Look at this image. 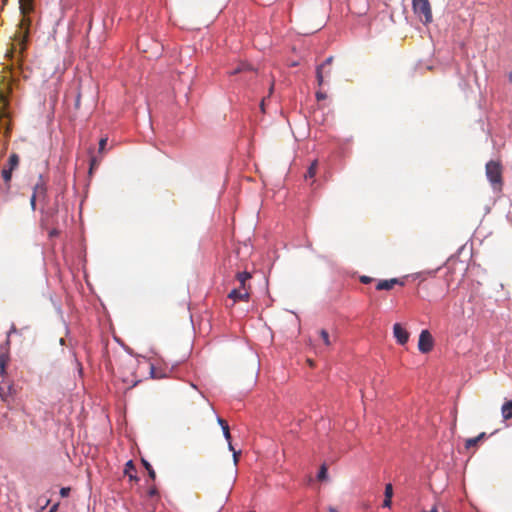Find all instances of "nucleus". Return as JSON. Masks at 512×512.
Here are the masks:
<instances>
[{"label":"nucleus","instance_id":"nucleus-1","mask_svg":"<svg viewBox=\"0 0 512 512\" xmlns=\"http://www.w3.org/2000/svg\"><path fill=\"white\" fill-rule=\"evenodd\" d=\"M19 9L22 18L17 25L13 40L19 45L20 55H23L27 49V42L31 26V19L29 15L34 11V0H19Z\"/></svg>","mask_w":512,"mask_h":512},{"label":"nucleus","instance_id":"nucleus-2","mask_svg":"<svg viewBox=\"0 0 512 512\" xmlns=\"http://www.w3.org/2000/svg\"><path fill=\"white\" fill-rule=\"evenodd\" d=\"M486 176L494 190L500 191L503 185L502 165L497 161H489L486 164Z\"/></svg>","mask_w":512,"mask_h":512},{"label":"nucleus","instance_id":"nucleus-3","mask_svg":"<svg viewBox=\"0 0 512 512\" xmlns=\"http://www.w3.org/2000/svg\"><path fill=\"white\" fill-rule=\"evenodd\" d=\"M414 13L424 24L432 22V9L429 0H412Z\"/></svg>","mask_w":512,"mask_h":512},{"label":"nucleus","instance_id":"nucleus-4","mask_svg":"<svg viewBox=\"0 0 512 512\" xmlns=\"http://www.w3.org/2000/svg\"><path fill=\"white\" fill-rule=\"evenodd\" d=\"M10 361V356L8 353L0 354V376L3 378L2 383H0V397L2 399H6L11 395L12 385L10 383H6L4 380L7 376V365Z\"/></svg>","mask_w":512,"mask_h":512},{"label":"nucleus","instance_id":"nucleus-5","mask_svg":"<svg viewBox=\"0 0 512 512\" xmlns=\"http://www.w3.org/2000/svg\"><path fill=\"white\" fill-rule=\"evenodd\" d=\"M434 339L428 330H422L419 335L418 349L422 353H428L433 349Z\"/></svg>","mask_w":512,"mask_h":512},{"label":"nucleus","instance_id":"nucleus-6","mask_svg":"<svg viewBox=\"0 0 512 512\" xmlns=\"http://www.w3.org/2000/svg\"><path fill=\"white\" fill-rule=\"evenodd\" d=\"M12 82L1 81L0 84V105L3 109H7L9 106V97L12 94Z\"/></svg>","mask_w":512,"mask_h":512},{"label":"nucleus","instance_id":"nucleus-7","mask_svg":"<svg viewBox=\"0 0 512 512\" xmlns=\"http://www.w3.org/2000/svg\"><path fill=\"white\" fill-rule=\"evenodd\" d=\"M393 334H394V337L396 338V341L400 345H404L408 342L409 333L407 332V330L405 328L402 327L401 324H399V323L394 324Z\"/></svg>","mask_w":512,"mask_h":512},{"label":"nucleus","instance_id":"nucleus-8","mask_svg":"<svg viewBox=\"0 0 512 512\" xmlns=\"http://www.w3.org/2000/svg\"><path fill=\"white\" fill-rule=\"evenodd\" d=\"M228 297L232 299L234 302L248 301L249 291L246 287L235 288L231 290V292L228 294Z\"/></svg>","mask_w":512,"mask_h":512},{"label":"nucleus","instance_id":"nucleus-9","mask_svg":"<svg viewBox=\"0 0 512 512\" xmlns=\"http://www.w3.org/2000/svg\"><path fill=\"white\" fill-rule=\"evenodd\" d=\"M333 59V56H330L321 65L317 67L316 78L319 86H322L324 84V69L332 64Z\"/></svg>","mask_w":512,"mask_h":512},{"label":"nucleus","instance_id":"nucleus-10","mask_svg":"<svg viewBox=\"0 0 512 512\" xmlns=\"http://www.w3.org/2000/svg\"><path fill=\"white\" fill-rule=\"evenodd\" d=\"M396 284H400V285H403V282H401L399 279L397 278H392V279H389V280H381L378 282V284L376 285V289L377 290H391L393 289V287L396 285Z\"/></svg>","mask_w":512,"mask_h":512},{"label":"nucleus","instance_id":"nucleus-11","mask_svg":"<svg viewBox=\"0 0 512 512\" xmlns=\"http://www.w3.org/2000/svg\"><path fill=\"white\" fill-rule=\"evenodd\" d=\"M32 195H36V198L37 199H41V198H44L45 195H46V186L42 180V178L40 177L38 182L34 185V188H33V194Z\"/></svg>","mask_w":512,"mask_h":512},{"label":"nucleus","instance_id":"nucleus-12","mask_svg":"<svg viewBox=\"0 0 512 512\" xmlns=\"http://www.w3.org/2000/svg\"><path fill=\"white\" fill-rule=\"evenodd\" d=\"M218 423L223 430L225 439L228 441L229 450H233V446L231 443V434H230V429H229L228 423L222 418H218Z\"/></svg>","mask_w":512,"mask_h":512},{"label":"nucleus","instance_id":"nucleus-13","mask_svg":"<svg viewBox=\"0 0 512 512\" xmlns=\"http://www.w3.org/2000/svg\"><path fill=\"white\" fill-rule=\"evenodd\" d=\"M501 414L504 420L512 418V400H507L501 407Z\"/></svg>","mask_w":512,"mask_h":512},{"label":"nucleus","instance_id":"nucleus-14","mask_svg":"<svg viewBox=\"0 0 512 512\" xmlns=\"http://www.w3.org/2000/svg\"><path fill=\"white\" fill-rule=\"evenodd\" d=\"M385 499L383 501V507H390L392 504L393 487L392 484L388 483L385 486Z\"/></svg>","mask_w":512,"mask_h":512},{"label":"nucleus","instance_id":"nucleus-15","mask_svg":"<svg viewBox=\"0 0 512 512\" xmlns=\"http://www.w3.org/2000/svg\"><path fill=\"white\" fill-rule=\"evenodd\" d=\"M134 472H135V466H134L133 462L130 460L125 465L124 473H125V475H127L129 477L130 480L137 481L138 478Z\"/></svg>","mask_w":512,"mask_h":512},{"label":"nucleus","instance_id":"nucleus-16","mask_svg":"<svg viewBox=\"0 0 512 512\" xmlns=\"http://www.w3.org/2000/svg\"><path fill=\"white\" fill-rule=\"evenodd\" d=\"M485 436H486V433H485V432H482V433H480V434H479L478 436H476V437H473V438H469V439H467V440H466V442H465V447H466L467 449H469V448H471V447H475V446L479 443V441H481L482 439H484V438H485Z\"/></svg>","mask_w":512,"mask_h":512},{"label":"nucleus","instance_id":"nucleus-17","mask_svg":"<svg viewBox=\"0 0 512 512\" xmlns=\"http://www.w3.org/2000/svg\"><path fill=\"white\" fill-rule=\"evenodd\" d=\"M252 67L249 65V64H246V63H240L237 65V67L235 69H233L230 74L231 75H236V74H241V73H245V72H252Z\"/></svg>","mask_w":512,"mask_h":512},{"label":"nucleus","instance_id":"nucleus-18","mask_svg":"<svg viewBox=\"0 0 512 512\" xmlns=\"http://www.w3.org/2000/svg\"><path fill=\"white\" fill-rule=\"evenodd\" d=\"M251 278L248 272H239L236 274V279L240 283V287H246V282Z\"/></svg>","mask_w":512,"mask_h":512},{"label":"nucleus","instance_id":"nucleus-19","mask_svg":"<svg viewBox=\"0 0 512 512\" xmlns=\"http://www.w3.org/2000/svg\"><path fill=\"white\" fill-rule=\"evenodd\" d=\"M19 161V156L16 153H12L8 159V168L11 170H15L19 165Z\"/></svg>","mask_w":512,"mask_h":512},{"label":"nucleus","instance_id":"nucleus-20","mask_svg":"<svg viewBox=\"0 0 512 512\" xmlns=\"http://www.w3.org/2000/svg\"><path fill=\"white\" fill-rule=\"evenodd\" d=\"M317 168H318V161L314 160L310 164V166H309V168L307 170V173L305 174V178H313L316 175Z\"/></svg>","mask_w":512,"mask_h":512},{"label":"nucleus","instance_id":"nucleus-21","mask_svg":"<svg viewBox=\"0 0 512 512\" xmlns=\"http://www.w3.org/2000/svg\"><path fill=\"white\" fill-rule=\"evenodd\" d=\"M141 461H142V464L145 467V469L148 471L149 477L152 480H155L156 473H155L154 469L152 468L151 464L145 459H142Z\"/></svg>","mask_w":512,"mask_h":512},{"label":"nucleus","instance_id":"nucleus-22","mask_svg":"<svg viewBox=\"0 0 512 512\" xmlns=\"http://www.w3.org/2000/svg\"><path fill=\"white\" fill-rule=\"evenodd\" d=\"M319 335L321 337V339L323 340L324 344L326 346H330L331 345V341H330V337H329V333L327 332V330L325 329H321L319 331Z\"/></svg>","mask_w":512,"mask_h":512},{"label":"nucleus","instance_id":"nucleus-23","mask_svg":"<svg viewBox=\"0 0 512 512\" xmlns=\"http://www.w3.org/2000/svg\"><path fill=\"white\" fill-rule=\"evenodd\" d=\"M12 172H13V170H11L9 168H3V170H2V177L7 184L11 181Z\"/></svg>","mask_w":512,"mask_h":512},{"label":"nucleus","instance_id":"nucleus-24","mask_svg":"<svg viewBox=\"0 0 512 512\" xmlns=\"http://www.w3.org/2000/svg\"><path fill=\"white\" fill-rule=\"evenodd\" d=\"M318 480L323 481L327 478V467L323 464L317 475Z\"/></svg>","mask_w":512,"mask_h":512},{"label":"nucleus","instance_id":"nucleus-25","mask_svg":"<svg viewBox=\"0 0 512 512\" xmlns=\"http://www.w3.org/2000/svg\"><path fill=\"white\" fill-rule=\"evenodd\" d=\"M359 280L363 284H369L373 281V278L366 276V275H362V276H360Z\"/></svg>","mask_w":512,"mask_h":512},{"label":"nucleus","instance_id":"nucleus-26","mask_svg":"<svg viewBox=\"0 0 512 512\" xmlns=\"http://www.w3.org/2000/svg\"><path fill=\"white\" fill-rule=\"evenodd\" d=\"M14 51H15V47L12 46L5 54V57L9 60H12L13 57H14Z\"/></svg>","mask_w":512,"mask_h":512},{"label":"nucleus","instance_id":"nucleus-27","mask_svg":"<svg viewBox=\"0 0 512 512\" xmlns=\"http://www.w3.org/2000/svg\"><path fill=\"white\" fill-rule=\"evenodd\" d=\"M316 98L318 101L325 100L327 98V94L323 91H317L316 92Z\"/></svg>","mask_w":512,"mask_h":512},{"label":"nucleus","instance_id":"nucleus-28","mask_svg":"<svg viewBox=\"0 0 512 512\" xmlns=\"http://www.w3.org/2000/svg\"><path fill=\"white\" fill-rule=\"evenodd\" d=\"M107 144V138H101L99 141V152H103Z\"/></svg>","mask_w":512,"mask_h":512},{"label":"nucleus","instance_id":"nucleus-29","mask_svg":"<svg viewBox=\"0 0 512 512\" xmlns=\"http://www.w3.org/2000/svg\"><path fill=\"white\" fill-rule=\"evenodd\" d=\"M69 493H70V488L69 487H63V488L60 489L61 497H68Z\"/></svg>","mask_w":512,"mask_h":512},{"label":"nucleus","instance_id":"nucleus-30","mask_svg":"<svg viewBox=\"0 0 512 512\" xmlns=\"http://www.w3.org/2000/svg\"><path fill=\"white\" fill-rule=\"evenodd\" d=\"M38 199L36 198V195H32L31 196V199H30V204H31V208L32 210H35L36 209V201Z\"/></svg>","mask_w":512,"mask_h":512},{"label":"nucleus","instance_id":"nucleus-31","mask_svg":"<svg viewBox=\"0 0 512 512\" xmlns=\"http://www.w3.org/2000/svg\"><path fill=\"white\" fill-rule=\"evenodd\" d=\"M148 495L150 497H154V496L158 495V491H157L156 487H151L148 491Z\"/></svg>","mask_w":512,"mask_h":512},{"label":"nucleus","instance_id":"nucleus-32","mask_svg":"<svg viewBox=\"0 0 512 512\" xmlns=\"http://www.w3.org/2000/svg\"><path fill=\"white\" fill-rule=\"evenodd\" d=\"M58 234H59V231L57 229H52L48 232L49 238L56 237V236H58Z\"/></svg>","mask_w":512,"mask_h":512},{"label":"nucleus","instance_id":"nucleus-33","mask_svg":"<svg viewBox=\"0 0 512 512\" xmlns=\"http://www.w3.org/2000/svg\"><path fill=\"white\" fill-rule=\"evenodd\" d=\"M233 451V459H234V463L235 465L238 463V457L240 455V451H235L234 449L232 450Z\"/></svg>","mask_w":512,"mask_h":512},{"label":"nucleus","instance_id":"nucleus-34","mask_svg":"<svg viewBox=\"0 0 512 512\" xmlns=\"http://www.w3.org/2000/svg\"><path fill=\"white\" fill-rule=\"evenodd\" d=\"M330 75H331V69L330 68H328V69L325 68L324 69V78L325 77H329Z\"/></svg>","mask_w":512,"mask_h":512},{"label":"nucleus","instance_id":"nucleus-35","mask_svg":"<svg viewBox=\"0 0 512 512\" xmlns=\"http://www.w3.org/2000/svg\"><path fill=\"white\" fill-rule=\"evenodd\" d=\"M16 327L14 325H12V327L10 328L9 332H8V337L12 334V333H16Z\"/></svg>","mask_w":512,"mask_h":512},{"label":"nucleus","instance_id":"nucleus-36","mask_svg":"<svg viewBox=\"0 0 512 512\" xmlns=\"http://www.w3.org/2000/svg\"><path fill=\"white\" fill-rule=\"evenodd\" d=\"M273 90H274V83H272L269 88V95H271L273 93Z\"/></svg>","mask_w":512,"mask_h":512},{"label":"nucleus","instance_id":"nucleus-37","mask_svg":"<svg viewBox=\"0 0 512 512\" xmlns=\"http://www.w3.org/2000/svg\"><path fill=\"white\" fill-rule=\"evenodd\" d=\"M329 512H338V510L335 507L330 506L328 508Z\"/></svg>","mask_w":512,"mask_h":512},{"label":"nucleus","instance_id":"nucleus-38","mask_svg":"<svg viewBox=\"0 0 512 512\" xmlns=\"http://www.w3.org/2000/svg\"><path fill=\"white\" fill-rule=\"evenodd\" d=\"M264 104H265V99H262L261 101V104H260V107H261V110L264 112Z\"/></svg>","mask_w":512,"mask_h":512},{"label":"nucleus","instance_id":"nucleus-39","mask_svg":"<svg viewBox=\"0 0 512 512\" xmlns=\"http://www.w3.org/2000/svg\"><path fill=\"white\" fill-rule=\"evenodd\" d=\"M423 512H438L437 507L434 506L430 511H423Z\"/></svg>","mask_w":512,"mask_h":512},{"label":"nucleus","instance_id":"nucleus-40","mask_svg":"<svg viewBox=\"0 0 512 512\" xmlns=\"http://www.w3.org/2000/svg\"><path fill=\"white\" fill-rule=\"evenodd\" d=\"M41 225H42V227H43V228H46V222H45V220H42Z\"/></svg>","mask_w":512,"mask_h":512},{"label":"nucleus","instance_id":"nucleus-41","mask_svg":"<svg viewBox=\"0 0 512 512\" xmlns=\"http://www.w3.org/2000/svg\"><path fill=\"white\" fill-rule=\"evenodd\" d=\"M56 507H57V505H55L54 507H52V508H51V510H50L49 512H55Z\"/></svg>","mask_w":512,"mask_h":512},{"label":"nucleus","instance_id":"nucleus-42","mask_svg":"<svg viewBox=\"0 0 512 512\" xmlns=\"http://www.w3.org/2000/svg\"><path fill=\"white\" fill-rule=\"evenodd\" d=\"M6 69H7V70H9V71L11 72L12 67H11V66H7V67H6Z\"/></svg>","mask_w":512,"mask_h":512}]
</instances>
